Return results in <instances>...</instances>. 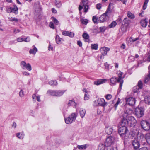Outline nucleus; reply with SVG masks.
Returning <instances> with one entry per match:
<instances>
[{
    "instance_id": "nucleus-1",
    "label": "nucleus",
    "mask_w": 150,
    "mask_h": 150,
    "mask_svg": "<svg viewBox=\"0 0 150 150\" xmlns=\"http://www.w3.org/2000/svg\"><path fill=\"white\" fill-rule=\"evenodd\" d=\"M132 112L133 110L132 109L126 107L124 110V113L122 115V122L125 123H127V121L126 119L129 117V116L131 115Z\"/></svg>"
},
{
    "instance_id": "nucleus-2",
    "label": "nucleus",
    "mask_w": 150,
    "mask_h": 150,
    "mask_svg": "<svg viewBox=\"0 0 150 150\" xmlns=\"http://www.w3.org/2000/svg\"><path fill=\"white\" fill-rule=\"evenodd\" d=\"M110 13L111 11L109 8H108L105 12L99 17V21L101 23L106 21L109 16L110 15Z\"/></svg>"
},
{
    "instance_id": "nucleus-3",
    "label": "nucleus",
    "mask_w": 150,
    "mask_h": 150,
    "mask_svg": "<svg viewBox=\"0 0 150 150\" xmlns=\"http://www.w3.org/2000/svg\"><path fill=\"white\" fill-rule=\"evenodd\" d=\"M77 115L75 113H72L68 117L65 119V123L67 124H70L74 121L77 117Z\"/></svg>"
},
{
    "instance_id": "nucleus-4",
    "label": "nucleus",
    "mask_w": 150,
    "mask_h": 150,
    "mask_svg": "<svg viewBox=\"0 0 150 150\" xmlns=\"http://www.w3.org/2000/svg\"><path fill=\"white\" fill-rule=\"evenodd\" d=\"M122 124L123 126L120 127L118 129V133L121 136H124L126 135V134L128 132V130L127 129V127L125 126V125H123Z\"/></svg>"
},
{
    "instance_id": "nucleus-5",
    "label": "nucleus",
    "mask_w": 150,
    "mask_h": 150,
    "mask_svg": "<svg viewBox=\"0 0 150 150\" xmlns=\"http://www.w3.org/2000/svg\"><path fill=\"white\" fill-rule=\"evenodd\" d=\"M87 0H83L81 2L79 6V10L81 11L83 9V7L84 6V12L85 13L87 12L89 8V7L87 5Z\"/></svg>"
},
{
    "instance_id": "nucleus-6",
    "label": "nucleus",
    "mask_w": 150,
    "mask_h": 150,
    "mask_svg": "<svg viewBox=\"0 0 150 150\" xmlns=\"http://www.w3.org/2000/svg\"><path fill=\"white\" fill-rule=\"evenodd\" d=\"M127 121V123H125L124 122H122V120H121V123L123 124V125H127L128 124H130L133 125L135 126L137 123V121L135 118L131 116H130L128 117V118L126 119Z\"/></svg>"
},
{
    "instance_id": "nucleus-7",
    "label": "nucleus",
    "mask_w": 150,
    "mask_h": 150,
    "mask_svg": "<svg viewBox=\"0 0 150 150\" xmlns=\"http://www.w3.org/2000/svg\"><path fill=\"white\" fill-rule=\"evenodd\" d=\"M65 90H56L53 91L52 90H49L47 92L51 95L52 96H59L62 95L65 92Z\"/></svg>"
},
{
    "instance_id": "nucleus-8",
    "label": "nucleus",
    "mask_w": 150,
    "mask_h": 150,
    "mask_svg": "<svg viewBox=\"0 0 150 150\" xmlns=\"http://www.w3.org/2000/svg\"><path fill=\"white\" fill-rule=\"evenodd\" d=\"M141 125L143 129L146 131H148L150 128V123L147 121L143 120L140 122Z\"/></svg>"
},
{
    "instance_id": "nucleus-9",
    "label": "nucleus",
    "mask_w": 150,
    "mask_h": 150,
    "mask_svg": "<svg viewBox=\"0 0 150 150\" xmlns=\"http://www.w3.org/2000/svg\"><path fill=\"white\" fill-rule=\"evenodd\" d=\"M144 109L142 108H136L135 110V115L138 118L142 117L144 115Z\"/></svg>"
},
{
    "instance_id": "nucleus-10",
    "label": "nucleus",
    "mask_w": 150,
    "mask_h": 150,
    "mask_svg": "<svg viewBox=\"0 0 150 150\" xmlns=\"http://www.w3.org/2000/svg\"><path fill=\"white\" fill-rule=\"evenodd\" d=\"M114 138L111 136H110L106 139L105 142V146H110L114 144Z\"/></svg>"
},
{
    "instance_id": "nucleus-11",
    "label": "nucleus",
    "mask_w": 150,
    "mask_h": 150,
    "mask_svg": "<svg viewBox=\"0 0 150 150\" xmlns=\"http://www.w3.org/2000/svg\"><path fill=\"white\" fill-rule=\"evenodd\" d=\"M20 65L21 68L23 69H26L28 71H31L32 67L31 65L29 63L26 64L24 61H22L20 62Z\"/></svg>"
},
{
    "instance_id": "nucleus-12",
    "label": "nucleus",
    "mask_w": 150,
    "mask_h": 150,
    "mask_svg": "<svg viewBox=\"0 0 150 150\" xmlns=\"http://www.w3.org/2000/svg\"><path fill=\"white\" fill-rule=\"evenodd\" d=\"M135 98L133 97H130L126 99L127 103L131 106L134 105L135 103Z\"/></svg>"
},
{
    "instance_id": "nucleus-13",
    "label": "nucleus",
    "mask_w": 150,
    "mask_h": 150,
    "mask_svg": "<svg viewBox=\"0 0 150 150\" xmlns=\"http://www.w3.org/2000/svg\"><path fill=\"white\" fill-rule=\"evenodd\" d=\"M98 99L99 106L104 107L107 105L108 103L105 102L103 98H100Z\"/></svg>"
},
{
    "instance_id": "nucleus-14",
    "label": "nucleus",
    "mask_w": 150,
    "mask_h": 150,
    "mask_svg": "<svg viewBox=\"0 0 150 150\" xmlns=\"http://www.w3.org/2000/svg\"><path fill=\"white\" fill-rule=\"evenodd\" d=\"M123 74V73L121 72L120 71L119 73L118 74V78L117 79V82L120 83V87L121 88L122 84L123 83V81L122 78V76Z\"/></svg>"
},
{
    "instance_id": "nucleus-15",
    "label": "nucleus",
    "mask_w": 150,
    "mask_h": 150,
    "mask_svg": "<svg viewBox=\"0 0 150 150\" xmlns=\"http://www.w3.org/2000/svg\"><path fill=\"white\" fill-rule=\"evenodd\" d=\"M110 50V49L109 48L105 47H102L100 49L101 54L103 56L106 55L107 52L109 51Z\"/></svg>"
},
{
    "instance_id": "nucleus-16",
    "label": "nucleus",
    "mask_w": 150,
    "mask_h": 150,
    "mask_svg": "<svg viewBox=\"0 0 150 150\" xmlns=\"http://www.w3.org/2000/svg\"><path fill=\"white\" fill-rule=\"evenodd\" d=\"M132 144L134 148L135 149H137L140 147V144L138 140L135 139L132 142Z\"/></svg>"
},
{
    "instance_id": "nucleus-17",
    "label": "nucleus",
    "mask_w": 150,
    "mask_h": 150,
    "mask_svg": "<svg viewBox=\"0 0 150 150\" xmlns=\"http://www.w3.org/2000/svg\"><path fill=\"white\" fill-rule=\"evenodd\" d=\"M62 34L64 36H68L70 37H73L74 36V34L72 32L64 31L62 32Z\"/></svg>"
},
{
    "instance_id": "nucleus-18",
    "label": "nucleus",
    "mask_w": 150,
    "mask_h": 150,
    "mask_svg": "<svg viewBox=\"0 0 150 150\" xmlns=\"http://www.w3.org/2000/svg\"><path fill=\"white\" fill-rule=\"evenodd\" d=\"M107 81L106 79H98L94 82V84L96 85H98L105 83Z\"/></svg>"
},
{
    "instance_id": "nucleus-19",
    "label": "nucleus",
    "mask_w": 150,
    "mask_h": 150,
    "mask_svg": "<svg viewBox=\"0 0 150 150\" xmlns=\"http://www.w3.org/2000/svg\"><path fill=\"white\" fill-rule=\"evenodd\" d=\"M56 43L58 44H60L62 43V42L64 41L62 38H60L58 35H57L55 38Z\"/></svg>"
},
{
    "instance_id": "nucleus-20",
    "label": "nucleus",
    "mask_w": 150,
    "mask_h": 150,
    "mask_svg": "<svg viewBox=\"0 0 150 150\" xmlns=\"http://www.w3.org/2000/svg\"><path fill=\"white\" fill-rule=\"evenodd\" d=\"M33 48L30 50L29 52L31 54L35 55L36 54V52L38 51V49L35 47L34 45L32 46Z\"/></svg>"
},
{
    "instance_id": "nucleus-21",
    "label": "nucleus",
    "mask_w": 150,
    "mask_h": 150,
    "mask_svg": "<svg viewBox=\"0 0 150 150\" xmlns=\"http://www.w3.org/2000/svg\"><path fill=\"white\" fill-rule=\"evenodd\" d=\"M144 60L145 61L150 62V51L148 52L145 55Z\"/></svg>"
},
{
    "instance_id": "nucleus-22",
    "label": "nucleus",
    "mask_w": 150,
    "mask_h": 150,
    "mask_svg": "<svg viewBox=\"0 0 150 150\" xmlns=\"http://www.w3.org/2000/svg\"><path fill=\"white\" fill-rule=\"evenodd\" d=\"M141 137L142 138H144L145 139V138L142 135ZM145 139L147 143L150 145V134H146Z\"/></svg>"
},
{
    "instance_id": "nucleus-23",
    "label": "nucleus",
    "mask_w": 150,
    "mask_h": 150,
    "mask_svg": "<svg viewBox=\"0 0 150 150\" xmlns=\"http://www.w3.org/2000/svg\"><path fill=\"white\" fill-rule=\"evenodd\" d=\"M79 112L81 117L82 118H83L85 115L86 110L85 109H81L79 111Z\"/></svg>"
},
{
    "instance_id": "nucleus-24",
    "label": "nucleus",
    "mask_w": 150,
    "mask_h": 150,
    "mask_svg": "<svg viewBox=\"0 0 150 150\" xmlns=\"http://www.w3.org/2000/svg\"><path fill=\"white\" fill-rule=\"evenodd\" d=\"M117 78L113 77L110 79V83L113 85L115 84L116 82H117Z\"/></svg>"
},
{
    "instance_id": "nucleus-25",
    "label": "nucleus",
    "mask_w": 150,
    "mask_h": 150,
    "mask_svg": "<svg viewBox=\"0 0 150 150\" xmlns=\"http://www.w3.org/2000/svg\"><path fill=\"white\" fill-rule=\"evenodd\" d=\"M24 134L23 132L21 133H18L16 134L17 137L21 139H22L24 137Z\"/></svg>"
},
{
    "instance_id": "nucleus-26",
    "label": "nucleus",
    "mask_w": 150,
    "mask_h": 150,
    "mask_svg": "<svg viewBox=\"0 0 150 150\" xmlns=\"http://www.w3.org/2000/svg\"><path fill=\"white\" fill-rule=\"evenodd\" d=\"M144 102L146 104H150V96H146L145 97Z\"/></svg>"
},
{
    "instance_id": "nucleus-27",
    "label": "nucleus",
    "mask_w": 150,
    "mask_h": 150,
    "mask_svg": "<svg viewBox=\"0 0 150 150\" xmlns=\"http://www.w3.org/2000/svg\"><path fill=\"white\" fill-rule=\"evenodd\" d=\"M112 128L108 127L106 128L105 131L107 134H110L112 133Z\"/></svg>"
},
{
    "instance_id": "nucleus-28",
    "label": "nucleus",
    "mask_w": 150,
    "mask_h": 150,
    "mask_svg": "<svg viewBox=\"0 0 150 150\" xmlns=\"http://www.w3.org/2000/svg\"><path fill=\"white\" fill-rule=\"evenodd\" d=\"M140 23L143 27H146L147 25V22L145 20H142L141 21Z\"/></svg>"
},
{
    "instance_id": "nucleus-29",
    "label": "nucleus",
    "mask_w": 150,
    "mask_h": 150,
    "mask_svg": "<svg viewBox=\"0 0 150 150\" xmlns=\"http://www.w3.org/2000/svg\"><path fill=\"white\" fill-rule=\"evenodd\" d=\"M12 12H13L15 14H16L18 13V8L16 6L14 5L12 7Z\"/></svg>"
},
{
    "instance_id": "nucleus-30",
    "label": "nucleus",
    "mask_w": 150,
    "mask_h": 150,
    "mask_svg": "<svg viewBox=\"0 0 150 150\" xmlns=\"http://www.w3.org/2000/svg\"><path fill=\"white\" fill-rule=\"evenodd\" d=\"M140 89L137 86H135L133 88V91L134 93H138L139 92V90Z\"/></svg>"
},
{
    "instance_id": "nucleus-31",
    "label": "nucleus",
    "mask_w": 150,
    "mask_h": 150,
    "mask_svg": "<svg viewBox=\"0 0 150 150\" xmlns=\"http://www.w3.org/2000/svg\"><path fill=\"white\" fill-rule=\"evenodd\" d=\"M150 74L149 73L147 76H145L144 79V82L145 83H147L150 80Z\"/></svg>"
},
{
    "instance_id": "nucleus-32",
    "label": "nucleus",
    "mask_w": 150,
    "mask_h": 150,
    "mask_svg": "<svg viewBox=\"0 0 150 150\" xmlns=\"http://www.w3.org/2000/svg\"><path fill=\"white\" fill-rule=\"evenodd\" d=\"M68 105L69 106L71 105H74L75 107H76V103L73 100H69L68 103Z\"/></svg>"
},
{
    "instance_id": "nucleus-33",
    "label": "nucleus",
    "mask_w": 150,
    "mask_h": 150,
    "mask_svg": "<svg viewBox=\"0 0 150 150\" xmlns=\"http://www.w3.org/2000/svg\"><path fill=\"white\" fill-rule=\"evenodd\" d=\"M98 150H105V145L103 144H100L98 147Z\"/></svg>"
},
{
    "instance_id": "nucleus-34",
    "label": "nucleus",
    "mask_w": 150,
    "mask_h": 150,
    "mask_svg": "<svg viewBox=\"0 0 150 150\" xmlns=\"http://www.w3.org/2000/svg\"><path fill=\"white\" fill-rule=\"evenodd\" d=\"M49 83L50 85L54 86L57 85V83L55 81L51 80L49 82Z\"/></svg>"
},
{
    "instance_id": "nucleus-35",
    "label": "nucleus",
    "mask_w": 150,
    "mask_h": 150,
    "mask_svg": "<svg viewBox=\"0 0 150 150\" xmlns=\"http://www.w3.org/2000/svg\"><path fill=\"white\" fill-rule=\"evenodd\" d=\"M127 14L128 17L131 19H133L134 18V15L129 11H128L127 13Z\"/></svg>"
},
{
    "instance_id": "nucleus-36",
    "label": "nucleus",
    "mask_w": 150,
    "mask_h": 150,
    "mask_svg": "<svg viewBox=\"0 0 150 150\" xmlns=\"http://www.w3.org/2000/svg\"><path fill=\"white\" fill-rule=\"evenodd\" d=\"M77 147L80 150L85 149L86 148V145H78Z\"/></svg>"
},
{
    "instance_id": "nucleus-37",
    "label": "nucleus",
    "mask_w": 150,
    "mask_h": 150,
    "mask_svg": "<svg viewBox=\"0 0 150 150\" xmlns=\"http://www.w3.org/2000/svg\"><path fill=\"white\" fill-rule=\"evenodd\" d=\"M138 134V131L137 130L135 131H132L131 133V135L133 137H135L137 136Z\"/></svg>"
},
{
    "instance_id": "nucleus-38",
    "label": "nucleus",
    "mask_w": 150,
    "mask_h": 150,
    "mask_svg": "<svg viewBox=\"0 0 150 150\" xmlns=\"http://www.w3.org/2000/svg\"><path fill=\"white\" fill-rule=\"evenodd\" d=\"M117 23L115 21H113L109 25V27L110 28L114 27L117 25Z\"/></svg>"
},
{
    "instance_id": "nucleus-39",
    "label": "nucleus",
    "mask_w": 150,
    "mask_h": 150,
    "mask_svg": "<svg viewBox=\"0 0 150 150\" xmlns=\"http://www.w3.org/2000/svg\"><path fill=\"white\" fill-rule=\"evenodd\" d=\"M61 1L59 0H57L55 2V5L58 8L60 7L61 6Z\"/></svg>"
},
{
    "instance_id": "nucleus-40",
    "label": "nucleus",
    "mask_w": 150,
    "mask_h": 150,
    "mask_svg": "<svg viewBox=\"0 0 150 150\" xmlns=\"http://www.w3.org/2000/svg\"><path fill=\"white\" fill-rule=\"evenodd\" d=\"M140 89H142L143 87V83L142 81L140 80L138 82L137 86Z\"/></svg>"
},
{
    "instance_id": "nucleus-41",
    "label": "nucleus",
    "mask_w": 150,
    "mask_h": 150,
    "mask_svg": "<svg viewBox=\"0 0 150 150\" xmlns=\"http://www.w3.org/2000/svg\"><path fill=\"white\" fill-rule=\"evenodd\" d=\"M105 97L106 99L108 100H109L112 98V96L110 94H108L106 95V96H105Z\"/></svg>"
},
{
    "instance_id": "nucleus-42",
    "label": "nucleus",
    "mask_w": 150,
    "mask_h": 150,
    "mask_svg": "<svg viewBox=\"0 0 150 150\" xmlns=\"http://www.w3.org/2000/svg\"><path fill=\"white\" fill-rule=\"evenodd\" d=\"M52 21H53L54 23L56 25H57L59 24V21L55 18H52Z\"/></svg>"
},
{
    "instance_id": "nucleus-43",
    "label": "nucleus",
    "mask_w": 150,
    "mask_h": 150,
    "mask_svg": "<svg viewBox=\"0 0 150 150\" xmlns=\"http://www.w3.org/2000/svg\"><path fill=\"white\" fill-rule=\"evenodd\" d=\"M82 36L83 38L86 39H88L89 38V36L86 33H83Z\"/></svg>"
},
{
    "instance_id": "nucleus-44",
    "label": "nucleus",
    "mask_w": 150,
    "mask_h": 150,
    "mask_svg": "<svg viewBox=\"0 0 150 150\" xmlns=\"http://www.w3.org/2000/svg\"><path fill=\"white\" fill-rule=\"evenodd\" d=\"M139 37L136 38H133L132 37H131L130 38V40L131 41L134 42L139 40Z\"/></svg>"
},
{
    "instance_id": "nucleus-45",
    "label": "nucleus",
    "mask_w": 150,
    "mask_h": 150,
    "mask_svg": "<svg viewBox=\"0 0 150 150\" xmlns=\"http://www.w3.org/2000/svg\"><path fill=\"white\" fill-rule=\"evenodd\" d=\"M98 47V45L97 44H94L91 45V48L92 49L96 50Z\"/></svg>"
},
{
    "instance_id": "nucleus-46",
    "label": "nucleus",
    "mask_w": 150,
    "mask_h": 150,
    "mask_svg": "<svg viewBox=\"0 0 150 150\" xmlns=\"http://www.w3.org/2000/svg\"><path fill=\"white\" fill-rule=\"evenodd\" d=\"M49 26L53 29H54L55 28L54 26L53 23L52 22H50L49 24Z\"/></svg>"
},
{
    "instance_id": "nucleus-47",
    "label": "nucleus",
    "mask_w": 150,
    "mask_h": 150,
    "mask_svg": "<svg viewBox=\"0 0 150 150\" xmlns=\"http://www.w3.org/2000/svg\"><path fill=\"white\" fill-rule=\"evenodd\" d=\"M19 96L21 97H22L24 96V92L21 89L19 93Z\"/></svg>"
},
{
    "instance_id": "nucleus-48",
    "label": "nucleus",
    "mask_w": 150,
    "mask_h": 150,
    "mask_svg": "<svg viewBox=\"0 0 150 150\" xmlns=\"http://www.w3.org/2000/svg\"><path fill=\"white\" fill-rule=\"evenodd\" d=\"M98 102V99H97L93 102V105L95 106H99Z\"/></svg>"
},
{
    "instance_id": "nucleus-49",
    "label": "nucleus",
    "mask_w": 150,
    "mask_h": 150,
    "mask_svg": "<svg viewBox=\"0 0 150 150\" xmlns=\"http://www.w3.org/2000/svg\"><path fill=\"white\" fill-rule=\"evenodd\" d=\"M92 20H93V22L95 23H97V18L96 17V16H94L93 17V18H92Z\"/></svg>"
},
{
    "instance_id": "nucleus-50",
    "label": "nucleus",
    "mask_w": 150,
    "mask_h": 150,
    "mask_svg": "<svg viewBox=\"0 0 150 150\" xmlns=\"http://www.w3.org/2000/svg\"><path fill=\"white\" fill-rule=\"evenodd\" d=\"M81 23L83 24L86 25L88 23V21L87 19H82L81 20Z\"/></svg>"
},
{
    "instance_id": "nucleus-51",
    "label": "nucleus",
    "mask_w": 150,
    "mask_h": 150,
    "mask_svg": "<svg viewBox=\"0 0 150 150\" xmlns=\"http://www.w3.org/2000/svg\"><path fill=\"white\" fill-rule=\"evenodd\" d=\"M89 98V96L87 93H85L84 96V99L85 100H87Z\"/></svg>"
},
{
    "instance_id": "nucleus-52",
    "label": "nucleus",
    "mask_w": 150,
    "mask_h": 150,
    "mask_svg": "<svg viewBox=\"0 0 150 150\" xmlns=\"http://www.w3.org/2000/svg\"><path fill=\"white\" fill-rule=\"evenodd\" d=\"M17 41L18 42L24 41V39L21 37H19L17 39Z\"/></svg>"
},
{
    "instance_id": "nucleus-53",
    "label": "nucleus",
    "mask_w": 150,
    "mask_h": 150,
    "mask_svg": "<svg viewBox=\"0 0 150 150\" xmlns=\"http://www.w3.org/2000/svg\"><path fill=\"white\" fill-rule=\"evenodd\" d=\"M100 32H104L106 28L105 27H101L99 28Z\"/></svg>"
},
{
    "instance_id": "nucleus-54",
    "label": "nucleus",
    "mask_w": 150,
    "mask_h": 150,
    "mask_svg": "<svg viewBox=\"0 0 150 150\" xmlns=\"http://www.w3.org/2000/svg\"><path fill=\"white\" fill-rule=\"evenodd\" d=\"M102 6V4L100 3L96 5V8L98 9H100Z\"/></svg>"
},
{
    "instance_id": "nucleus-55",
    "label": "nucleus",
    "mask_w": 150,
    "mask_h": 150,
    "mask_svg": "<svg viewBox=\"0 0 150 150\" xmlns=\"http://www.w3.org/2000/svg\"><path fill=\"white\" fill-rule=\"evenodd\" d=\"M30 40V38L29 37H27L25 38L24 39V41L26 42H29Z\"/></svg>"
},
{
    "instance_id": "nucleus-56",
    "label": "nucleus",
    "mask_w": 150,
    "mask_h": 150,
    "mask_svg": "<svg viewBox=\"0 0 150 150\" xmlns=\"http://www.w3.org/2000/svg\"><path fill=\"white\" fill-rule=\"evenodd\" d=\"M7 11L8 13H11V12H13L12 9V7H11L7 9Z\"/></svg>"
},
{
    "instance_id": "nucleus-57",
    "label": "nucleus",
    "mask_w": 150,
    "mask_h": 150,
    "mask_svg": "<svg viewBox=\"0 0 150 150\" xmlns=\"http://www.w3.org/2000/svg\"><path fill=\"white\" fill-rule=\"evenodd\" d=\"M105 150H114L113 148L110 146H107Z\"/></svg>"
},
{
    "instance_id": "nucleus-58",
    "label": "nucleus",
    "mask_w": 150,
    "mask_h": 150,
    "mask_svg": "<svg viewBox=\"0 0 150 150\" xmlns=\"http://www.w3.org/2000/svg\"><path fill=\"white\" fill-rule=\"evenodd\" d=\"M20 31L19 29H15L14 30L13 33L15 34H16L17 33H19V32H20Z\"/></svg>"
},
{
    "instance_id": "nucleus-59",
    "label": "nucleus",
    "mask_w": 150,
    "mask_h": 150,
    "mask_svg": "<svg viewBox=\"0 0 150 150\" xmlns=\"http://www.w3.org/2000/svg\"><path fill=\"white\" fill-rule=\"evenodd\" d=\"M77 44L80 47H81L82 46V43L80 41H77Z\"/></svg>"
},
{
    "instance_id": "nucleus-60",
    "label": "nucleus",
    "mask_w": 150,
    "mask_h": 150,
    "mask_svg": "<svg viewBox=\"0 0 150 150\" xmlns=\"http://www.w3.org/2000/svg\"><path fill=\"white\" fill-rule=\"evenodd\" d=\"M36 99L38 101L40 102V96L39 95L36 96Z\"/></svg>"
},
{
    "instance_id": "nucleus-61",
    "label": "nucleus",
    "mask_w": 150,
    "mask_h": 150,
    "mask_svg": "<svg viewBox=\"0 0 150 150\" xmlns=\"http://www.w3.org/2000/svg\"><path fill=\"white\" fill-rule=\"evenodd\" d=\"M22 73L25 76H28L30 74L29 73L26 71L23 72Z\"/></svg>"
},
{
    "instance_id": "nucleus-62",
    "label": "nucleus",
    "mask_w": 150,
    "mask_h": 150,
    "mask_svg": "<svg viewBox=\"0 0 150 150\" xmlns=\"http://www.w3.org/2000/svg\"><path fill=\"white\" fill-rule=\"evenodd\" d=\"M53 49V47L52 46H51L50 45V43H49V45L48 47V50H52Z\"/></svg>"
},
{
    "instance_id": "nucleus-63",
    "label": "nucleus",
    "mask_w": 150,
    "mask_h": 150,
    "mask_svg": "<svg viewBox=\"0 0 150 150\" xmlns=\"http://www.w3.org/2000/svg\"><path fill=\"white\" fill-rule=\"evenodd\" d=\"M117 1H121L124 4H125L127 1V0H117Z\"/></svg>"
},
{
    "instance_id": "nucleus-64",
    "label": "nucleus",
    "mask_w": 150,
    "mask_h": 150,
    "mask_svg": "<svg viewBox=\"0 0 150 150\" xmlns=\"http://www.w3.org/2000/svg\"><path fill=\"white\" fill-rule=\"evenodd\" d=\"M139 150H148L146 147H143L140 148Z\"/></svg>"
}]
</instances>
